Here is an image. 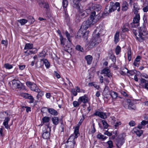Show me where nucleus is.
Here are the masks:
<instances>
[{"label":"nucleus","mask_w":148,"mask_h":148,"mask_svg":"<svg viewBox=\"0 0 148 148\" xmlns=\"http://www.w3.org/2000/svg\"><path fill=\"white\" fill-rule=\"evenodd\" d=\"M132 32L136 36V39L140 42H141L143 40L145 37H146V35L147 34L146 29L144 26L139 28L138 36H137V33L136 30L133 29Z\"/></svg>","instance_id":"1"},{"label":"nucleus","mask_w":148,"mask_h":148,"mask_svg":"<svg viewBox=\"0 0 148 148\" xmlns=\"http://www.w3.org/2000/svg\"><path fill=\"white\" fill-rule=\"evenodd\" d=\"M117 8L118 11L119 12L120 10V4L119 3L116 2L114 3L112 2H110V6L108 8V5L107 6L105 9L103 14H107L111 12L116 10Z\"/></svg>","instance_id":"2"},{"label":"nucleus","mask_w":148,"mask_h":148,"mask_svg":"<svg viewBox=\"0 0 148 148\" xmlns=\"http://www.w3.org/2000/svg\"><path fill=\"white\" fill-rule=\"evenodd\" d=\"M87 8L86 9L87 11L90 10L91 11L95 10L98 11L101 10V7L100 5L90 3L87 5Z\"/></svg>","instance_id":"3"},{"label":"nucleus","mask_w":148,"mask_h":148,"mask_svg":"<svg viewBox=\"0 0 148 148\" xmlns=\"http://www.w3.org/2000/svg\"><path fill=\"white\" fill-rule=\"evenodd\" d=\"M125 139L122 135H119L116 139V144L117 147L120 148L125 143Z\"/></svg>","instance_id":"4"},{"label":"nucleus","mask_w":148,"mask_h":148,"mask_svg":"<svg viewBox=\"0 0 148 148\" xmlns=\"http://www.w3.org/2000/svg\"><path fill=\"white\" fill-rule=\"evenodd\" d=\"M48 111V112L50 114L54 115L56 116L58 114L57 111L54 109L52 108H48L46 107H43L41 109V112H42V113H45L44 112L47 111Z\"/></svg>","instance_id":"5"},{"label":"nucleus","mask_w":148,"mask_h":148,"mask_svg":"<svg viewBox=\"0 0 148 148\" xmlns=\"http://www.w3.org/2000/svg\"><path fill=\"white\" fill-rule=\"evenodd\" d=\"M26 84L32 90L36 92H38L39 90V89L38 88L36 85L34 83L28 81L26 82Z\"/></svg>","instance_id":"6"},{"label":"nucleus","mask_w":148,"mask_h":148,"mask_svg":"<svg viewBox=\"0 0 148 148\" xmlns=\"http://www.w3.org/2000/svg\"><path fill=\"white\" fill-rule=\"evenodd\" d=\"M75 136H74L73 135H71L69 138L68 140L66 141V142H69V141H75L74 139L75 138H76L78 137V134H79V127H76L74 130Z\"/></svg>","instance_id":"7"},{"label":"nucleus","mask_w":148,"mask_h":148,"mask_svg":"<svg viewBox=\"0 0 148 148\" xmlns=\"http://www.w3.org/2000/svg\"><path fill=\"white\" fill-rule=\"evenodd\" d=\"M93 37L94 38L91 41L89 45V47L91 48H93L94 46L101 42V39L100 38H97L95 36Z\"/></svg>","instance_id":"8"},{"label":"nucleus","mask_w":148,"mask_h":148,"mask_svg":"<svg viewBox=\"0 0 148 148\" xmlns=\"http://www.w3.org/2000/svg\"><path fill=\"white\" fill-rule=\"evenodd\" d=\"M51 127L49 126V125L47 126V130H45L43 131V132L42 135V137L45 139L49 138L50 136V133L48 130L50 131Z\"/></svg>","instance_id":"9"},{"label":"nucleus","mask_w":148,"mask_h":148,"mask_svg":"<svg viewBox=\"0 0 148 148\" xmlns=\"http://www.w3.org/2000/svg\"><path fill=\"white\" fill-rule=\"evenodd\" d=\"M93 23V22L90 21V20L88 19L86 21H85L83 23L81 26V29H83L86 30L90 27L91 25Z\"/></svg>","instance_id":"10"},{"label":"nucleus","mask_w":148,"mask_h":148,"mask_svg":"<svg viewBox=\"0 0 148 148\" xmlns=\"http://www.w3.org/2000/svg\"><path fill=\"white\" fill-rule=\"evenodd\" d=\"M13 87L15 88H18L21 89L22 88V84L20 82L13 80L12 82Z\"/></svg>","instance_id":"11"},{"label":"nucleus","mask_w":148,"mask_h":148,"mask_svg":"<svg viewBox=\"0 0 148 148\" xmlns=\"http://www.w3.org/2000/svg\"><path fill=\"white\" fill-rule=\"evenodd\" d=\"M94 116H98L101 119H105L107 118V115L105 113L99 111H96L94 114Z\"/></svg>","instance_id":"12"},{"label":"nucleus","mask_w":148,"mask_h":148,"mask_svg":"<svg viewBox=\"0 0 148 148\" xmlns=\"http://www.w3.org/2000/svg\"><path fill=\"white\" fill-rule=\"evenodd\" d=\"M44 0H37L38 4L41 8H45L47 9L49 8V6L48 3L45 2Z\"/></svg>","instance_id":"13"},{"label":"nucleus","mask_w":148,"mask_h":148,"mask_svg":"<svg viewBox=\"0 0 148 148\" xmlns=\"http://www.w3.org/2000/svg\"><path fill=\"white\" fill-rule=\"evenodd\" d=\"M89 99L87 96L85 95L84 96L80 97L78 101L80 103L82 102L84 103H88L89 101Z\"/></svg>","instance_id":"14"},{"label":"nucleus","mask_w":148,"mask_h":148,"mask_svg":"<svg viewBox=\"0 0 148 148\" xmlns=\"http://www.w3.org/2000/svg\"><path fill=\"white\" fill-rule=\"evenodd\" d=\"M81 0H73V7L76 8L78 11L82 12L80 10V3L79 2Z\"/></svg>","instance_id":"15"},{"label":"nucleus","mask_w":148,"mask_h":148,"mask_svg":"<svg viewBox=\"0 0 148 148\" xmlns=\"http://www.w3.org/2000/svg\"><path fill=\"white\" fill-rule=\"evenodd\" d=\"M135 16L134 17L133 21L136 23V25L139 26V21L140 20V16L139 14H135Z\"/></svg>","instance_id":"16"},{"label":"nucleus","mask_w":148,"mask_h":148,"mask_svg":"<svg viewBox=\"0 0 148 148\" xmlns=\"http://www.w3.org/2000/svg\"><path fill=\"white\" fill-rule=\"evenodd\" d=\"M75 143V141H69V142H66V148H74Z\"/></svg>","instance_id":"17"},{"label":"nucleus","mask_w":148,"mask_h":148,"mask_svg":"<svg viewBox=\"0 0 148 148\" xmlns=\"http://www.w3.org/2000/svg\"><path fill=\"white\" fill-rule=\"evenodd\" d=\"M110 72V70L107 68H106L102 70L103 73L106 74L105 76L106 75L109 78L112 76Z\"/></svg>","instance_id":"18"},{"label":"nucleus","mask_w":148,"mask_h":148,"mask_svg":"<svg viewBox=\"0 0 148 148\" xmlns=\"http://www.w3.org/2000/svg\"><path fill=\"white\" fill-rule=\"evenodd\" d=\"M24 96L26 98L30 100V101L29 102V103H32L34 102V98L31 95L28 93H25Z\"/></svg>","instance_id":"19"},{"label":"nucleus","mask_w":148,"mask_h":148,"mask_svg":"<svg viewBox=\"0 0 148 148\" xmlns=\"http://www.w3.org/2000/svg\"><path fill=\"white\" fill-rule=\"evenodd\" d=\"M110 95L113 101H114L117 98H120L118 96L117 93L113 91H111L110 92Z\"/></svg>","instance_id":"20"},{"label":"nucleus","mask_w":148,"mask_h":148,"mask_svg":"<svg viewBox=\"0 0 148 148\" xmlns=\"http://www.w3.org/2000/svg\"><path fill=\"white\" fill-rule=\"evenodd\" d=\"M137 127H136L133 129V130L136 134L138 136H140L143 133V131L140 130L141 129H139Z\"/></svg>","instance_id":"21"},{"label":"nucleus","mask_w":148,"mask_h":148,"mask_svg":"<svg viewBox=\"0 0 148 148\" xmlns=\"http://www.w3.org/2000/svg\"><path fill=\"white\" fill-rule=\"evenodd\" d=\"M85 59L86 60L87 64L90 65L92 63L93 58L91 56L88 55L85 57Z\"/></svg>","instance_id":"22"},{"label":"nucleus","mask_w":148,"mask_h":148,"mask_svg":"<svg viewBox=\"0 0 148 148\" xmlns=\"http://www.w3.org/2000/svg\"><path fill=\"white\" fill-rule=\"evenodd\" d=\"M128 4L126 1H124L122 4L121 10L123 11H126L128 9Z\"/></svg>","instance_id":"23"},{"label":"nucleus","mask_w":148,"mask_h":148,"mask_svg":"<svg viewBox=\"0 0 148 148\" xmlns=\"http://www.w3.org/2000/svg\"><path fill=\"white\" fill-rule=\"evenodd\" d=\"M129 24L128 23L124 24L122 28V32H128L129 30L128 27H129Z\"/></svg>","instance_id":"24"},{"label":"nucleus","mask_w":148,"mask_h":148,"mask_svg":"<svg viewBox=\"0 0 148 148\" xmlns=\"http://www.w3.org/2000/svg\"><path fill=\"white\" fill-rule=\"evenodd\" d=\"M134 10L133 12L134 14L138 13V10H139V7L137 5V3H134V4L133 6Z\"/></svg>","instance_id":"25"},{"label":"nucleus","mask_w":148,"mask_h":148,"mask_svg":"<svg viewBox=\"0 0 148 148\" xmlns=\"http://www.w3.org/2000/svg\"><path fill=\"white\" fill-rule=\"evenodd\" d=\"M119 32H116L114 37V42L115 44H116L119 41Z\"/></svg>","instance_id":"26"},{"label":"nucleus","mask_w":148,"mask_h":148,"mask_svg":"<svg viewBox=\"0 0 148 148\" xmlns=\"http://www.w3.org/2000/svg\"><path fill=\"white\" fill-rule=\"evenodd\" d=\"M10 120V119L8 117H6L5 118L3 123V125L5 128L8 129L9 127L8 122Z\"/></svg>","instance_id":"27"},{"label":"nucleus","mask_w":148,"mask_h":148,"mask_svg":"<svg viewBox=\"0 0 148 148\" xmlns=\"http://www.w3.org/2000/svg\"><path fill=\"white\" fill-rule=\"evenodd\" d=\"M33 47V45L31 43H26L24 48V49L28 50L31 49H32Z\"/></svg>","instance_id":"28"},{"label":"nucleus","mask_w":148,"mask_h":148,"mask_svg":"<svg viewBox=\"0 0 148 148\" xmlns=\"http://www.w3.org/2000/svg\"><path fill=\"white\" fill-rule=\"evenodd\" d=\"M95 14L96 12L95 11L92 12L89 18L88 19L93 22L95 19V17L96 16Z\"/></svg>","instance_id":"29"},{"label":"nucleus","mask_w":148,"mask_h":148,"mask_svg":"<svg viewBox=\"0 0 148 148\" xmlns=\"http://www.w3.org/2000/svg\"><path fill=\"white\" fill-rule=\"evenodd\" d=\"M103 31V30H100L95 35V32H94L93 34V35L94 36H95V37H96L97 38H100V36H103V35L104 34V33H101V32H102Z\"/></svg>","instance_id":"30"},{"label":"nucleus","mask_w":148,"mask_h":148,"mask_svg":"<svg viewBox=\"0 0 148 148\" xmlns=\"http://www.w3.org/2000/svg\"><path fill=\"white\" fill-rule=\"evenodd\" d=\"M46 53L45 51H42L39 54V57L41 58V61H42L43 59L44 58L46 55Z\"/></svg>","instance_id":"31"},{"label":"nucleus","mask_w":148,"mask_h":148,"mask_svg":"<svg viewBox=\"0 0 148 148\" xmlns=\"http://www.w3.org/2000/svg\"><path fill=\"white\" fill-rule=\"evenodd\" d=\"M52 121L54 124L55 125H57L58 123L59 119L57 117H54L52 118Z\"/></svg>","instance_id":"32"},{"label":"nucleus","mask_w":148,"mask_h":148,"mask_svg":"<svg viewBox=\"0 0 148 148\" xmlns=\"http://www.w3.org/2000/svg\"><path fill=\"white\" fill-rule=\"evenodd\" d=\"M147 123V122L145 121H143L141 123V124H139L138 126V129H141L143 128V126H145Z\"/></svg>","instance_id":"33"},{"label":"nucleus","mask_w":148,"mask_h":148,"mask_svg":"<svg viewBox=\"0 0 148 148\" xmlns=\"http://www.w3.org/2000/svg\"><path fill=\"white\" fill-rule=\"evenodd\" d=\"M97 138L99 139L104 140L107 138V137L104 136V135H102L100 133L97 135Z\"/></svg>","instance_id":"34"},{"label":"nucleus","mask_w":148,"mask_h":148,"mask_svg":"<svg viewBox=\"0 0 148 148\" xmlns=\"http://www.w3.org/2000/svg\"><path fill=\"white\" fill-rule=\"evenodd\" d=\"M18 21L22 25H24L28 21L27 20L24 19H22L18 20Z\"/></svg>","instance_id":"35"},{"label":"nucleus","mask_w":148,"mask_h":148,"mask_svg":"<svg viewBox=\"0 0 148 148\" xmlns=\"http://www.w3.org/2000/svg\"><path fill=\"white\" fill-rule=\"evenodd\" d=\"M25 54L24 56H27L30 55L34 54V52L33 51L27 50L24 52Z\"/></svg>","instance_id":"36"},{"label":"nucleus","mask_w":148,"mask_h":148,"mask_svg":"<svg viewBox=\"0 0 148 148\" xmlns=\"http://www.w3.org/2000/svg\"><path fill=\"white\" fill-rule=\"evenodd\" d=\"M38 95L36 96L37 98L38 99L42 97L44 95V92L42 91H40V90L39 89V90L38 92Z\"/></svg>","instance_id":"37"},{"label":"nucleus","mask_w":148,"mask_h":148,"mask_svg":"<svg viewBox=\"0 0 148 148\" xmlns=\"http://www.w3.org/2000/svg\"><path fill=\"white\" fill-rule=\"evenodd\" d=\"M115 51L116 54L117 55H119L121 51V48L119 45H117L115 49Z\"/></svg>","instance_id":"38"},{"label":"nucleus","mask_w":148,"mask_h":148,"mask_svg":"<svg viewBox=\"0 0 148 148\" xmlns=\"http://www.w3.org/2000/svg\"><path fill=\"white\" fill-rule=\"evenodd\" d=\"M136 71L134 70H128L127 72V73H129V75L132 76L136 74Z\"/></svg>","instance_id":"39"},{"label":"nucleus","mask_w":148,"mask_h":148,"mask_svg":"<svg viewBox=\"0 0 148 148\" xmlns=\"http://www.w3.org/2000/svg\"><path fill=\"white\" fill-rule=\"evenodd\" d=\"M75 49L77 50L80 51L82 52H83L84 51L83 48L79 45H78L76 46Z\"/></svg>","instance_id":"40"},{"label":"nucleus","mask_w":148,"mask_h":148,"mask_svg":"<svg viewBox=\"0 0 148 148\" xmlns=\"http://www.w3.org/2000/svg\"><path fill=\"white\" fill-rule=\"evenodd\" d=\"M4 67L6 69H10L13 68V66L12 65H11L9 63H6L4 65Z\"/></svg>","instance_id":"41"},{"label":"nucleus","mask_w":148,"mask_h":148,"mask_svg":"<svg viewBox=\"0 0 148 148\" xmlns=\"http://www.w3.org/2000/svg\"><path fill=\"white\" fill-rule=\"evenodd\" d=\"M50 119L49 117L45 116L42 119V122L43 123H48Z\"/></svg>","instance_id":"42"},{"label":"nucleus","mask_w":148,"mask_h":148,"mask_svg":"<svg viewBox=\"0 0 148 148\" xmlns=\"http://www.w3.org/2000/svg\"><path fill=\"white\" fill-rule=\"evenodd\" d=\"M60 40L61 45L63 46L64 45V42L66 41V39L64 38L62 36L60 37Z\"/></svg>","instance_id":"43"},{"label":"nucleus","mask_w":148,"mask_h":148,"mask_svg":"<svg viewBox=\"0 0 148 148\" xmlns=\"http://www.w3.org/2000/svg\"><path fill=\"white\" fill-rule=\"evenodd\" d=\"M81 104L79 101L78 102L76 101H74L73 102V105L74 107L77 108L78 107L79 105Z\"/></svg>","instance_id":"44"},{"label":"nucleus","mask_w":148,"mask_h":148,"mask_svg":"<svg viewBox=\"0 0 148 148\" xmlns=\"http://www.w3.org/2000/svg\"><path fill=\"white\" fill-rule=\"evenodd\" d=\"M134 104L133 103L131 102L130 103H129L128 105V108L129 109H132V110H135L136 108L135 107H132L133 106Z\"/></svg>","instance_id":"45"},{"label":"nucleus","mask_w":148,"mask_h":148,"mask_svg":"<svg viewBox=\"0 0 148 148\" xmlns=\"http://www.w3.org/2000/svg\"><path fill=\"white\" fill-rule=\"evenodd\" d=\"M108 145V148H112L113 147V142L111 140H109L107 142Z\"/></svg>","instance_id":"46"},{"label":"nucleus","mask_w":148,"mask_h":148,"mask_svg":"<svg viewBox=\"0 0 148 148\" xmlns=\"http://www.w3.org/2000/svg\"><path fill=\"white\" fill-rule=\"evenodd\" d=\"M105 129L107 128L108 127V124L106 121L104 120H102L101 121Z\"/></svg>","instance_id":"47"},{"label":"nucleus","mask_w":148,"mask_h":148,"mask_svg":"<svg viewBox=\"0 0 148 148\" xmlns=\"http://www.w3.org/2000/svg\"><path fill=\"white\" fill-rule=\"evenodd\" d=\"M43 62L45 63V65L47 68H48L49 67L50 64L48 61L46 60H44Z\"/></svg>","instance_id":"48"},{"label":"nucleus","mask_w":148,"mask_h":148,"mask_svg":"<svg viewBox=\"0 0 148 148\" xmlns=\"http://www.w3.org/2000/svg\"><path fill=\"white\" fill-rule=\"evenodd\" d=\"M65 35L66 37L67 38L68 40L70 42H71V40H70V34L67 31H66L65 32Z\"/></svg>","instance_id":"49"},{"label":"nucleus","mask_w":148,"mask_h":148,"mask_svg":"<svg viewBox=\"0 0 148 148\" xmlns=\"http://www.w3.org/2000/svg\"><path fill=\"white\" fill-rule=\"evenodd\" d=\"M110 57L113 62L115 63L116 62V58L113 54H111V55H110Z\"/></svg>","instance_id":"50"},{"label":"nucleus","mask_w":148,"mask_h":148,"mask_svg":"<svg viewBox=\"0 0 148 148\" xmlns=\"http://www.w3.org/2000/svg\"><path fill=\"white\" fill-rule=\"evenodd\" d=\"M127 55L128 60L130 61L131 59V51H128Z\"/></svg>","instance_id":"51"},{"label":"nucleus","mask_w":148,"mask_h":148,"mask_svg":"<svg viewBox=\"0 0 148 148\" xmlns=\"http://www.w3.org/2000/svg\"><path fill=\"white\" fill-rule=\"evenodd\" d=\"M80 10L82 11V12H80L79 11V12H81V14H80V16L82 17H84L86 16V13L83 12V10H82L81 9H80Z\"/></svg>","instance_id":"52"},{"label":"nucleus","mask_w":148,"mask_h":148,"mask_svg":"<svg viewBox=\"0 0 148 148\" xmlns=\"http://www.w3.org/2000/svg\"><path fill=\"white\" fill-rule=\"evenodd\" d=\"M1 44L6 47L8 45V41L7 40H3L1 41Z\"/></svg>","instance_id":"53"},{"label":"nucleus","mask_w":148,"mask_h":148,"mask_svg":"<svg viewBox=\"0 0 148 148\" xmlns=\"http://www.w3.org/2000/svg\"><path fill=\"white\" fill-rule=\"evenodd\" d=\"M142 86V87L143 88H145L147 90H148V82H146L145 83V85H141Z\"/></svg>","instance_id":"54"},{"label":"nucleus","mask_w":148,"mask_h":148,"mask_svg":"<svg viewBox=\"0 0 148 148\" xmlns=\"http://www.w3.org/2000/svg\"><path fill=\"white\" fill-rule=\"evenodd\" d=\"M22 108L23 109L24 108H26V111L27 112H28L29 111H31V108L30 107L27 106H23Z\"/></svg>","instance_id":"55"},{"label":"nucleus","mask_w":148,"mask_h":148,"mask_svg":"<svg viewBox=\"0 0 148 148\" xmlns=\"http://www.w3.org/2000/svg\"><path fill=\"white\" fill-rule=\"evenodd\" d=\"M121 123L120 122H117L114 125V126L115 129H116L117 127L119 126V125H120Z\"/></svg>","instance_id":"56"},{"label":"nucleus","mask_w":148,"mask_h":148,"mask_svg":"<svg viewBox=\"0 0 148 148\" xmlns=\"http://www.w3.org/2000/svg\"><path fill=\"white\" fill-rule=\"evenodd\" d=\"M72 92L73 93V95L74 96H76L77 95V92L76 90L74 89H72Z\"/></svg>","instance_id":"57"},{"label":"nucleus","mask_w":148,"mask_h":148,"mask_svg":"<svg viewBox=\"0 0 148 148\" xmlns=\"http://www.w3.org/2000/svg\"><path fill=\"white\" fill-rule=\"evenodd\" d=\"M92 129L91 131V132L92 133H94L96 132V130L95 128V125L94 123H92Z\"/></svg>","instance_id":"58"},{"label":"nucleus","mask_w":148,"mask_h":148,"mask_svg":"<svg viewBox=\"0 0 148 148\" xmlns=\"http://www.w3.org/2000/svg\"><path fill=\"white\" fill-rule=\"evenodd\" d=\"M28 19L29 21L30 20L31 21L30 22L31 23H33L34 21V20L32 16H29L28 17Z\"/></svg>","instance_id":"59"},{"label":"nucleus","mask_w":148,"mask_h":148,"mask_svg":"<svg viewBox=\"0 0 148 148\" xmlns=\"http://www.w3.org/2000/svg\"><path fill=\"white\" fill-rule=\"evenodd\" d=\"M129 124L130 126H134L135 125V123L134 121H132L129 123Z\"/></svg>","instance_id":"60"},{"label":"nucleus","mask_w":148,"mask_h":148,"mask_svg":"<svg viewBox=\"0 0 148 148\" xmlns=\"http://www.w3.org/2000/svg\"><path fill=\"white\" fill-rule=\"evenodd\" d=\"M140 84H143V83H146V81L145 79L141 78L140 80Z\"/></svg>","instance_id":"61"},{"label":"nucleus","mask_w":148,"mask_h":148,"mask_svg":"<svg viewBox=\"0 0 148 148\" xmlns=\"http://www.w3.org/2000/svg\"><path fill=\"white\" fill-rule=\"evenodd\" d=\"M104 134L107 135L108 136H110L112 134L110 133L108 131H106L105 132Z\"/></svg>","instance_id":"62"},{"label":"nucleus","mask_w":148,"mask_h":148,"mask_svg":"<svg viewBox=\"0 0 148 148\" xmlns=\"http://www.w3.org/2000/svg\"><path fill=\"white\" fill-rule=\"evenodd\" d=\"M141 59V57L138 56L136 58L135 61L136 62H138L140 61V60Z\"/></svg>","instance_id":"63"},{"label":"nucleus","mask_w":148,"mask_h":148,"mask_svg":"<svg viewBox=\"0 0 148 148\" xmlns=\"http://www.w3.org/2000/svg\"><path fill=\"white\" fill-rule=\"evenodd\" d=\"M54 75L55 76L58 78H59L60 77V75L56 71H54Z\"/></svg>","instance_id":"64"}]
</instances>
